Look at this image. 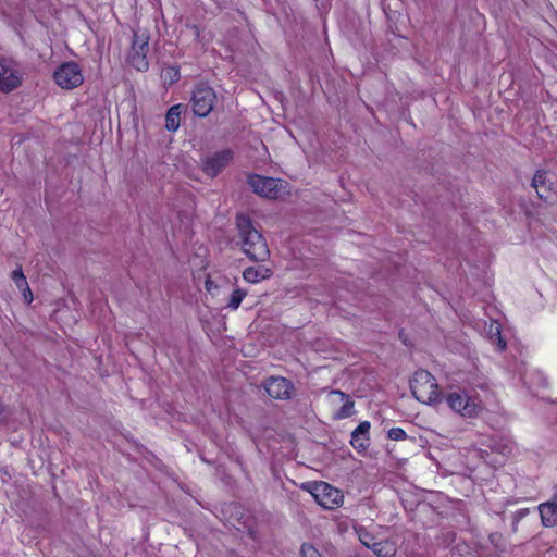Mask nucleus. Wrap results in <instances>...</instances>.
Instances as JSON below:
<instances>
[{"label": "nucleus", "instance_id": "obj_17", "mask_svg": "<svg viewBox=\"0 0 557 557\" xmlns=\"http://www.w3.org/2000/svg\"><path fill=\"white\" fill-rule=\"evenodd\" d=\"M183 32L190 36L194 41L202 46L209 44L213 39V34L211 32H207L205 27L197 24L186 23Z\"/></svg>", "mask_w": 557, "mask_h": 557}, {"label": "nucleus", "instance_id": "obj_5", "mask_svg": "<svg viewBox=\"0 0 557 557\" xmlns=\"http://www.w3.org/2000/svg\"><path fill=\"white\" fill-rule=\"evenodd\" d=\"M532 187L536 190L540 199L548 203L557 201V176L555 173L539 170L532 180Z\"/></svg>", "mask_w": 557, "mask_h": 557}, {"label": "nucleus", "instance_id": "obj_25", "mask_svg": "<svg viewBox=\"0 0 557 557\" xmlns=\"http://www.w3.org/2000/svg\"><path fill=\"white\" fill-rule=\"evenodd\" d=\"M14 284L16 285V287L21 290V292H28V283H27V280H26V276L24 277H20L18 281H14Z\"/></svg>", "mask_w": 557, "mask_h": 557}, {"label": "nucleus", "instance_id": "obj_19", "mask_svg": "<svg viewBox=\"0 0 557 557\" xmlns=\"http://www.w3.org/2000/svg\"><path fill=\"white\" fill-rule=\"evenodd\" d=\"M359 539L364 546L371 548L380 557H392L395 554V548L387 542L370 543L362 537V533H359Z\"/></svg>", "mask_w": 557, "mask_h": 557}, {"label": "nucleus", "instance_id": "obj_10", "mask_svg": "<svg viewBox=\"0 0 557 557\" xmlns=\"http://www.w3.org/2000/svg\"><path fill=\"white\" fill-rule=\"evenodd\" d=\"M248 185L261 197L275 199L280 194L278 181L258 174H250L247 178Z\"/></svg>", "mask_w": 557, "mask_h": 557}, {"label": "nucleus", "instance_id": "obj_26", "mask_svg": "<svg viewBox=\"0 0 557 557\" xmlns=\"http://www.w3.org/2000/svg\"><path fill=\"white\" fill-rule=\"evenodd\" d=\"M24 276H25V275H24V273H23V270H22V267H21V265H20V267H17V269H15V270L12 272V274H11V278H12V281H13V282H14V281H18V280H20V277L22 278V277H24Z\"/></svg>", "mask_w": 557, "mask_h": 557}, {"label": "nucleus", "instance_id": "obj_30", "mask_svg": "<svg viewBox=\"0 0 557 557\" xmlns=\"http://www.w3.org/2000/svg\"><path fill=\"white\" fill-rule=\"evenodd\" d=\"M206 288L210 292L211 288H212V282L211 281H206Z\"/></svg>", "mask_w": 557, "mask_h": 557}, {"label": "nucleus", "instance_id": "obj_27", "mask_svg": "<svg viewBox=\"0 0 557 557\" xmlns=\"http://www.w3.org/2000/svg\"><path fill=\"white\" fill-rule=\"evenodd\" d=\"M529 513V509L524 508V509H520L518 511L515 512V516H513V519H515V522H519L521 519H523Z\"/></svg>", "mask_w": 557, "mask_h": 557}, {"label": "nucleus", "instance_id": "obj_3", "mask_svg": "<svg viewBox=\"0 0 557 557\" xmlns=\"http://www.w3.org/2000/svg\"><path fill=\"white\" fill-rule=\"evenodd\" d=\"M445 399L451 410L466 418L478 417L483 409L481 401L466 392H451Z\"/></svg>", "mask_w": 557, "mask_h": 557}, {"label": "nucleus", "instance_id": "obj_4", "mask_svg": "<svg viewBox=\"0 0 557 557\" xmlns=\"http://www.w3.org/2000/svg\"><path fill=\"white\" fill-rule=\"evenodd\" d=\"M149 51V36L134 32L127 62L137 71L146 72L149 69L147 53Z\"/></svg>", "mask_w": 557, "mask_h": 557}, {"label": "nucleus", "instance_id": "obj_9", "mask_svg": "<svg viewBox=\"0 0 557 557\" xmlns=\"http://www.w3.org/2000/svg\"><path fill=\"white\" fill-rule=\"evenodd\" d=\"M55 83L63 89H74L83 84L84 76L75 62L61 64L53 74Z\"/></svg>", "mask_w": 557, "mask_h": 557}, {"label": "nucleus", "instance_id": "obj_23", "mask_svg": "<svg viewBox=\"0 0 557 557\" xmlns=\"http://www.w3.org/2000/svg\"><path fill=\"white\" fill-rule=\"evenodd\" d=\"M387 437L392 441H404L407 434L401 428H392L387 432Z\"/></svg>", "mask_w": 557, "mask_h": 557}, {"label": "nucleus", "instance_id": "obj_16", "mask_svg": "<svg viewBox=\"0 0 557 557\" xmlns=\"http://www.w3.org/2000/svg\"><path fill=\"white\" fill-rule=\"evenodd\" d=\"M186 110V106L183 103H177L166 111L165 114V129L169 132H176L181 125V116L182 113Z\"/></svg>", "mask_w": 557, "mask_h": 557}, {"label": "nucleus", "instance_id": "obj_15", "mask_svg": "<svg viewBox=\"0 0 557 557\" xmlns=\"http://www.w3.org/2000/svg\"><path fill=\"white\" fill-rule=\"evenodd\" d=\"M370 429L371 423L362 421L351 432L350 444L358 453L366 451L370 446Z\"/></svg>", "mask_w": 557, "mask_h": 557}, {"label": "nucleus", "instance_id": "obj_8", "mask_svg": "<svg viewBox=\"0 0 557 557\" xmlns=\"http://www.w3.org/2000/svg\"><path fill=\"white\" fill-rule=\"evenodd\" d=\"M234 151L230 148L215 151L201 159V168L206 175L216 177L234 160Z\"/></svg>", "mask_w": 557, "mask_h": 557}, {"label": "nucleus", "instance_id": "obj_2", "mask_svg": "<svg viewBox=\"0 0 557 557\" xmlns=\"http://www.w3.org/2000/svg\"><path fill=\"white\" fill-rule=\"evenodd\" d=\"M410 389L417 400L426 405L441 401L442 393L435 377L426 370H417L410 382Z\"/></svg>", "mask_w": 557, "mask_h": 557}, {"label": "nucleus", "instance_id": "obj_28", "mask_svg": "<svg viewBox=\"0 0 557 557\" xmlns=\"http://www.w3.org/2000/svg\"><path fill=\"white\" fill-rule=\"evenodd\" d=\"M357 532L358 534L362 533V537L369 541L370 543H376L374 541V537L371 534H369L364 529L360 528L359 530H357Z\"/></svg>", "mask_w": 557, "mask_h": 557}, {"label": "nucleus", "instance_id": "obj_12", "mask_svg": "<svg viewBox=\"0 0 557 557\" xmlns=\"http://www.w3.org/2000/svg\"><path fill=\"white\" fill-rule=\"evenodd\" d=\"M263 386L268 395L274 399H289L294 392V384L282 376H272L268 379Z\"/></svg>", "mask_w": 557, "mask_h": 557}, {"label": "nucleus", "instance_id": "obj_21", "mask_svg": "<svg viewBox=\"0 0 557 557\" xmlns=\"http://www.w3.org/2000/svg\"><path fill=\"white\" fill-rule=\"evenodd\" d=\"M247 296V290L246 289H243V288H235L231 296H230V300H228V304H227V308H230L231 310H236L238 309V307L240 306L243 299Z\"/></svg>", "mask_w": 557, "mask_h": 557}, {"label": "nucleus", "instance_id": "obj_7", "mask_svg": "<svg viewBox=\"0 0 557 557\" xmlns=\"http://www.w3.org/2000/svg\"><path fill=\"white\" fill-rule=\"evenodd\" d=\"M216 99L215 91L208 85H198L191 96V107L195 115L206 117L212 111Z\"/></svg>", "mask_w": 557, "mask_h": 557}, {"label": "nucleus", "instance_id": "obj_20", "mask_svg": "<svg viewBox=\"0 0 557 557\" xmlns=\"http://www.w3.org/2000/svg\"><path fill=\"white\" fill-rule=\"evenodd\" d=\"M490 339L496 344L498 350L506 348V341L502 337L500 325L498 323H492L488 330Z\"/></svg>", "mask_w": 557, "mask_h": 557}, {"label": "nucleus", "instance_id": "obj_13", "mask_svg": "<svg viewBox=\"0 0 557 557\" xmlns=\"http://www.w3.org/2000/svg\"><path fill=\"white\" fill-rule=\"evenodd\" d=\"M541 522L545 528L557 525V484L554 486L552 498L537 506Z\"/></svg>", "mask_w": 557, "mask_h": 557}, {"label": "nucleus", "instance_id": "obj_11", "mask_svg": "<svg viewBox=\"0 0 557 557\" xmlns=\"http://www.w3.org/2000/svg\"><path fill=\"white\" fill-rule=\"evenodd\" d=\"M22 85L21 73L12 66V62L0 55V91L9 94Z\"/></svg>", "mask_w": 557, "mask_h": 557}, {"label": "nucleus", "instance_id": "obj_6", "mask_svg": "<svg viewBox=\"0 0 557 557\" xmlns=\"http://www.w3.org/2000/svg\"><path fill=\"white\" fill-rule=\"evenodd\" d=\"M311 494L321 507L330 510L338 508L344 500L341 490L323 481L314 484Z\"/></svg>", "mask_w": 557, "mask_h": 557}, {"label": "nucleus", "instance_id": "obj_22", "mask_svg": "<svg viewBox=\"0 0 557 557\" xmlns=\"http://www.w3.org/2000/svg\"><path fill=\"white\" fill-rule=\"evenodd\" d=\"M163 75L165 79H168L170 83H175L180 79V70L176 66H168L163 70Z\"/></svg>", "mask_w": 557, "mask_h": 557}, {"label": "nucleus", "instance_id": "obj_18", "mask_svg": "<svg viewBox=\"0 0 557 557\" xmlns=\"http://www.w3.org/2000/svg\"><path fill=\"white\" fill-rule=\"evenodd\" d=\"M273 272L271 269L260 267H248L243 271V278L251 284H257L265 278H270Z\"/></svg>", "mask_w": 557, "mask_h": 557}, {"label": "nucleus", "instance_id": "obj_29", "mask_svg": "<svg viewBox=\"0 0 557 557\" xmlns=\"http://www.w3.org/2000/svg\"><path fill=\"white\" fill-rule=\"evenodd\" d=\"M21 293L23 295L24 300L27 304H30L33 301V293L29 287H28V292H21Z\"/></svg>", "mask_w": 557, "mask_h": 557}, {"label": "nucleus", "instance_id": "obj_1", "mask_svg": "<svg viewBox=\"0 0 557 557\" xmlns=\"http://www.w3.org/2000/svg\"><path fill=\"white\" fill-rule=\"evenodd\" d=\"M237 239L242 252L252 262H265L270 259V249L263 235L253 226L252 220L245 213L236 215Z\"/></svg>", "mask_w": 557, "mask_h": 557}, {"label": "nucleus", "instance_id": "obj_24", "mask_svg": "<svg viewBox=\"0 0 557 557\" xmlns=\"http://www.w3.org/2000/svg\"><path fill=\"white\" fill-rule=\"evenodd\" d=\"M301 555L302 557H321L318 549L310 544H302Z\"/></svg>", "mask_w": 557, "mask_h": 557}, {"label": "nucleus", "instance_id": "obj_14", "mask_svg": "<svg viewBox=\"0 0 557 557\" xmlns=\"http://www.w3.org/2000/svg\"><path fill=\"white\" fill-rule=\"evenodd\" d=\"M332 399V403H343L342 407L334 413V418L336 420H342L349 418L355 414V401L351 397L338 389H334L329 395Z\"/></svg>", "mask_w": 557, "mask_h": 557}]
</instances>
